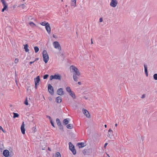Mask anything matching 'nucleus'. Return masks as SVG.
<instances>
[{
  "instance_id": "nucleus-34",
  "label": "nucleus",
  "mask_w": 157,
  "mask_h": 157,
  "mask_svg": "<svg viewBox=\"0 0 157 157\" xmlns=\"http://www.w3.org/2000/svg\"><path fill=\"white\" fill-rule=\"evenodd\" d=\"M24 103L26 105H28V101L27 98H26V100H25V101L24 102Z\"/></svg>"
},
{
  "instance_id": "nucleus-24",
  "label": "nucleus",
  "mask_w": 157,
  "mask_h": 157,
  "mask_svg": "<svg viewBox=\"0 0 157 157\" xmlns=\"http://www.w3.org/2000/svg\"><path fill=\"white\" fill-rule=\"evenodd\" d=\"M29 24L32 27H34L36 26V25L34 23L32 22H29Z\"/></svg>"
},
{
  "instance_id": "nucleus-48",
  "label": "nucleus",
  "mask_w": 157,
  "mask_h": 157,
  "mask_svg": "<svg viewBox=\"0 0 157 157\" xmlns=\"http://www.w3.org/2000/svg\"><path fill=\"white\" fill-rule=\"evenodd\" d=\"M78 84L79 85H81V82H78Z\"/></svg>"
},
{
  "instance_id": "nucleus-38",
  "label": "nucleus",
  "mask_w": 157,
  "mask_h": 157,
  "mask_svg": "<svg viewBox=\"0 0 157 157\" xmlns=\"http://www.w3.org/2000/svg\"><path fill=\"white\" fill-rule=\"evenodd\" d=\"M146 97V94H144L142 95V96L141 97V98L142 99H143L144 98Z\"/></svg>"
},
{
  "instance_id": "nucleus-43",
  "label": "nucleus",
  "mask_w": 157,
  "mask_h": 157,
  "mask_svg": "<svg viewBox=\"0 0 157 157\" xmlns=\"http://www.w3.org/2000/svg\"><path fill=\"white\" fill-rule=\"evenodd\" d=\"M46 117L47 118H48L49 119V120H50V121L52 120L51 117L50 116L48 115V116H47Z\"/></svg>"
},
{
  "instance_id": "nucleus-26",
  "label": "nucleus",
  "mask_w": 157,
  "mask_h": 157,
  "mask_svg": "<svg viewBox=\"0 0 157 157\" xmlns=\"http://www.w3.org/2000/svg\"><path fill=\"white\" fill-rule=\"evenodd\" d=\"M48 22H46L45 21H44L43 22H41L40 24L43 26H45L46 25H48Z\"/></svg>"
},
{
  "instance_id": "nucleus-58",
  "label": "nucleus",
  "mask_w": 157,
  "mask_h": 157,
  "mask_svg": "<svg viewBox=\"0 0 157 157\" xmlns=\"http://www.w3.org/2000/svg\"><path fill=\"white\" fill-rule=\"evenodd\" d=\"M107 155L109 157V155L108 154H107Z\"/></svg>"
},
{
  "instance_id": "nucleus-23",
  "label": "nucleus",
  "mask_w": 157,
  "mask_h": 157,
  "mask_svg": "<svg viewBox=\"0 0 157 157\" xmlns=\"http://www.w3.org/2000/svg\"><path fill=\"white\" fill-rule=\"evenodd\" d=\"M66 90L69 93L72 91L70 87L69 86H67L66 87Z\"/></svg>"
},
{
  "instance_id": "nucleus-52",
  "label": "nucleus",
  "mask_w": 157,
  "mask_h": 157,
  "mask_svg": "<svg viewBox=\"0 0 157 157\" xmlns=\"http://www.w3.org/2000/svg\"><path fill=\"white\" fill-rule=\"evenodd\" d=\"M105 128H107V125L106 124H105Z\"/></svg>"
},
{
  "instance_id": "nucleus-44",
  "label": "nucleus",
  "mask_w": 157,
  "mask_h": 157,
  "mask_svg": "<svg viewBox=\"0 0 157 157\" xmlns=\"http://www.w3.org/2000/svg\"><path fill=\"white\" fill-rule=\"evenodd\" d=\"M108 145V143H105L104 145V147L105 148H106V146Z\"/></svg>"
},
{
  "instance_id": "nucleus-7",
  "label": "nucleus",
  "mask_w": 157,
  "mask_h": 157,
  "mask_svg": "<svg viewBox=\"0 0 157 157\" xmlns=\"http://www.w3.org/2000/svg\"><path fill=\"white\" fill-rule=\"evenodd\" d=\"M1 1L2 2V3L3 6V8L2 10V12H4L5 10H7V5L6 2L5 0H1Z\"/></svg>"
},
{
  "instance_id": "nucleus-54",
  "label": "nucleus",
  "mask_w": 157,
  "mask_h": 157,
  "mask_svg": "<svg viewBox=\"0 0 157 157\" xmlns=\"http://www.w3.org/2000/svg\"><path fill=\"white\" fill-rule=\"evenodd\" d=\"M15 82H16L17 84V81L16 80H15Z\"/></svg>"
},
{
  "instance_id": "nucleus-11",
  "label": "nucleus",
  "mask_w": 157,
  "mask_h": 157,
  "mask_svg": "<svg viewBox=\"0 0 157 157\" xmlns=\"http://www.w3.org/2000/svg\"><path fill=\"white\" fill-rule=\"evenodd\" d=\"M25 124L24 122H23L22 125L21 126V131L22 133L23 134H25Z\"/></svg>"
},
{
  "instance_id": "nucleus-40",
  "label": "nucleus",
  "mask_w": 157,
  "mask_h": 157,
  "mask_svg": "<svg viewBox=\"0 0 157 157\" xmlns=\"http://www.w3.org/2000/svg\"><path fill=\"white\" fill-rule=\"evenodd\" d=\"M50 122H51V124H52V125L53 127H55V126L54 125V123H53V122L52 121V120L50 121Z\"/></svg>"
},
{
  "instance_id": "nucleus-36",
  "label": "nucleus",
  "mask_w": 157,
  "mask_h": 157,
  "mask_svg": "<svg viewBox=\"0 0 157 157\" xmlns=\"http://www.w3.org/2000/svg\"><path fill=\"white\" fill-rule=\"evenodd\" d=\"M20 6L21 7V8L23 9H24L25 7H26V6L24 4H22Z\"/></svg>"
},
{
  "instance_id": "nucleus-60",
  "label": "nucleus",
  "mask_w": 157,
  "mask_h": 157,
  "mask_svg": "<svg viewBox=\"0 0 157 157\" xmlns=\"http://www.w3.org/2000/svg\"><path fill=\"white\" fill-rule=\"evenodd\" d=\"M109 157H110V156H109Z\"/></svg>"
},
{
  "instance_id": "nucleus-61",
  "label": "nucleus",
  "mask_w": 157,
  "mask_h": 157,
  "mask_svg": "<svg viewBox=\"0 0 157 157\" xmlns=\"http://www.w3.org/2000/svg\"><path fill=\"white\" fill-rule=\"evenodd\" d=\"M25 0H23V1H24Z\"/></svg>"
},
{
  "instance_id": "nucleus-15",
  "label": "nucleus",
  "mask_w": 157,
  "mask_h": 157,
  "mask_svg": "<svg viewBox=\"0 0 157 157\" xmlns=\"http://www.w3.org/2000/svg\"><path fill=\"white\" fill-rule=\"evenodd\" d=\"M3 154L5 156L7 157L9 155V151L7 150H5L4 151Z\"/></svg>"
},
{
  "instance_id": "nucleus-9",
  "label": "nucleus",
  "mask_w": 157,
  "mask_h": 157,
  "mask_svg": "<svg viewBox=\"0 0 157 157\" xmlns=\"http://www.w3.org/2000/svg\"><path fill=\"white\" fill-rule=\"evenodd\" d=\"M48 91L49 92L52 94H53L54 93V90L53 88V87L52 86V85L49 84L48 86Z\"/></svg>"
},
{
  "instance_id": "nucleus-6",
  "label": "nucleus",
  "mask_w": 157,
  "mask_h": 157,
  "mask_svg": "<svg viewBox=\"0 0 157 157\" xmlns=\"http://www.w3.org/2000/svg\"><path fill=\"white\" fill-rule=\"evenodd\" d=\"M61 78V76L58 75H51L50 77V80H52L53 79L60 80Z\"/></svg>"
},
{
  "instance_id": "nucleus-5",
  "label": "nucleus",
  "mask_w": 157,
  "mask_h": 157,
  "mask_svg": "<svg viewBox=\"0 0 157 157\" xmlns=\"http://www.w3.org/2000/svg\"><path fill=\"white\" fill-rule=\"evenodd\" d=\"M118 4V1L117 0H111V2L110 3V6L113 7H115Z\"/></svg>"
},
{
  "instance_id": "nucleus-1",
  "label": "nucleus",
  "mask_w": 157,
  "mask_h": 157,
  "mask_svg": "<svg viewBox=\"0 0 157 157\" xmlns=\"http://www.w3.org/2000/svg\"><path fill=\"white\" fill-rule=\"evenodd\" d=\"M70 69L71 72L73 74H76L78 76L80 75V73L78 69L75 66L71 65L70 66Z\"/></svg>"
},
{
  "instance_id": "nucleus-14",
  "label": "nucleus",
  "mask_w": 157,
  "mask_h": 157,
  "mask_svg": "<svg viewBox=\"0 0 157 157\" xmlns=\"http://www.w3.org/2000/svg\"><path fill=\"white\" fill-rule=\"evenodd\" d=\"M45 29L47 32L49 34H50L51 31V28L49 23H48V25H46V26H45Z\"/></svg>"
},
{
  "instance_id": "nucleus-4",
  "label": "nucleus",
  "mask_w": 157,
  "mask_h": 157,
  "mask_svg": "<svg viewBox=\"0 0 157 157\" xmlns=\"http://www.w3.org/2000/svg\"><path fill=\"white\" fill-rule=\"evenodd\" d=\"M69 144L70 150L72 151L73 155H75L76 154V151L74 148V146L71 142H69Z\"/></svg>"
},
{
  "instance_id": "nucleus-46",
  "label": "nucleus",
  "mask_w": 157,
  "mask_h": 157,
  "mask_svg": "<svg viewBox=\"0 0 157 157\" xmlns=\"http://www.w3.org/2000/svg\"><path fill=\"white\" fill-rule=\"evenodd\" d=\"M53 36L54 38H57L56 36L55 35H53Z\"/></svg>"
},
{
  "instance_id": "nucleus-51",
  "label": "nucleus",
  "mask_w": 157,
  "mask_h": 157,
  "mask_svg": "<svg viewBox=\"0 0 157 157\" xmlns=\"http://www.w3.org/2000/svg\"><path fill=\"white\" fill-rule=\"evenodd\" d=\"M48 150L49 151H51V149H50V148L48 147Z\"/></svg>"
},
{
  "instance_id": "nucleus-35",
  "label": "nucleus",
  "mask_w": 157,
  "mask_h": 157,
  "mask_svg": "<svg viewBox=\"0 0 157 157\" xmlns=\"http://www.w3.org/2000/svg\"><path fill=\"white\" fill-rule=\"evenodd\" d=\"M49 75H45L44 76V79H47Z\"/></svg>"
},
{
  "instance_id": "nucleus-32",
  "label": "nucleus",
  "mask_w": 157,
  "mask_h": 157,
  "mask_svg": "<svg viewBox=\"0 0 157 157\" xmlns=\"http://www.w3.org/2000/svg\"><path fill=\"white\" fill-rule=\"evenodd\" d=\"M32 131L34 133H35L36 131V126L33 127L32 128Z\"/></svg>"
},
{
  "instance_id": "nucleus-12",
  "label": "nucleus",
  "mask_w": 157,
  "mask_h": 157,
  "mask_svg": "<svg viewBox=\"0 0 157 157\" xmlns=\"http://www.w3.org/2000/svg\"><path fill=\"white\" fill-rule=\"evenodd\" d=\"M113 132L112 130L111 129H110L108 131L107 136L110 138H112L113 137Z\"/></svg>"
},
{
  "instance_id": "nucleus-33",
  "label": "nucleus",
  "mask_w": 157,
  "mask_h": 157,
  "mask_svg": "<svg viewBox=\"0 0 157 157\" xmlns=\"http://www.w3.org/2000/svg\"><path fill=\"white\" fill-rule=\"evenodd\" d=\"M154 78L155 80H157V74H155L153 75Z\"/></svg>"
},
{
  "instance_id": "nucleus-3",
  "label": "nucleus",
  "mask_w": 157,
  "mask_h": 157,
  "mask_svg": "<svg viewBox=\"0 0 157 157\" xmlns=\"http://www.w3.org/2000/svg\"><path fill=\"white\" fill-rule=\"evenodd\" d=\"M53 45L54 48L58 50L59 51H60L61 50V48L60 44L58 41H55L53 43Z\"/></svg>"
},
{
  "instance_id": "nucleus-22",
  "label": "nucleus",
  "mask_w": 157,
  "mask_h": 157,
  "mask_svg": "<svg viewBox=\"0 0 157 157\" xmlns=\"http://www.w3.org/2000/svg\"><path fill=\"white\" fill-rule=\"evenodd\" d=\"M28 44H27L24 45V48L25 49V51L26 52H28L29 50L28 48Z\"/></svg>"
},
{
  "instance_id": "nucleus-57",
  "label": "nucleus",
  "mask_w": 157,
  "mask_h": 157,
  "mask_svg": "<svg viewBox=\"0 0 157 157\" xmlns=\"http://www.w3.org/2000/svg\"><path fill=\"white\" fill-rule=\"evenodd\" d=\"M27 59H29L28 57H27Z\"/></svg>"
},
{
  "instance_id": "nucleus-37",
  "label": "nucleus",
  "mask_w": 157,
  "mask_h": 157,
  "mask_svg": "<svg viewBox=\"0 0 157 157\" xmlns=\"http://www.w3.org/2000/svg\"><path fill=\"white\" fill-rule=\"evenodd\" d=\"M19 61V59H16L14 61V62L16 63H17Z\"/></svg>"
},
{
  "instance_id": "nucleus-45",
  "label": "nucleus",
  "mask_w": 157,
  "mask_h": 157,
  "mask_svg": "<svg viewBox=\"0 0 157 157\" xmlns=\"http://www.w3.org/2000/svg\"><path fill=\"white\" fill-rule=\"evenodd\" d=\"M46 147V146H45H45H44V147H42V150H45V147Z\"/></svg>"
},
{
  "instance_id": "nucleus-27",
  "label": "nucleus",
  "mask_w": 157,
  "mask_h": 157,
  "mask_svg": "<svg viewBox=\"0 0 157 157\" xmlns=\"http://www.w3.org/2000/svg\"><path fill=\"white\" fill-rule=\"evenodd\" d=\"M68 119H66L63 120V122L65 124V125H67L69 123V121L68 120Z\"/></svg>"
},
{
  "instance_id": "nucleus-13",
  "label": "nucleus",
  "mask_w": 157,
  "mask_h": 157,
  "mask_svg": "<svg viewBox=\"0 0 157 157\" xmlns=\"http://www.w3.org/2000/svg\"><path fill=\"white\" fill-rule=\"evenodd\" d=\"M57 92V94L60 95H62L64 94L63 89L62 88L58 89Z\"/></svg>"
},
{
  "instance_id": "nucleus-41",
  "label": "nucleus",
  "mask_w": 157,
  "mask_h": 157,
  "mask_svg": "<svg viewBox=\"0 0 157 157\" xmlns=\"http://www.w3.org/2000/svg\"><path fill=\"white\" fill-rule=\"evenodd\" d=\"M28 19L29 20H31L33 19V18L32 17L29 16L28 17Z\"/></svg>"
},
{
  "instance_id": "nucleus-56",
  "label": "nucleus",
  "mask_w": 157,
  "mask_h": 157,
  "mask_svg": "<svg viewBox=\"0 0 157 157\" xmlns=\"http://www.w3.org/2000/svg\"><path fill=\"white\" fill-rule=\"evenodd\" d=\"M93 41L92 40H91V44H93Z\"/></svg>"
},
{
  "instance_id": "nucleus-25",
  "label": "nucleus",
  "mask_w": 157,
  "mask_h": 157,
  "mask_svg": "<svg viewBox=\"0 0 157 157\" xmlns=\"http://www.w3.org/2000/svg\"><path fill=\"white\" fill-rule=\"evenodd\" d=\"M73 125L72 124H69L67 126V128L68 129H72L73 128Z\"/></svg>"
},
{
  "instance_id": "nucleus-20",
  "label": "nucleus",
  "mask_w": 157,
  "mask_h": 157,
  "mask_svg": "<svg viewBox=\"0 0 157 157\" xmlns=\"http://www.w3.org/2000/svg\"><path fill=\"white\" fill-rule=\"evenodd\" d=\"M79 148H82L85 146V144L83 143H79L78 144Z\"/></svg>"
},
{
  "instance_id": "nucleus-17",
  "label": "nucleus",
  "mask_w": 157,
  "mask_h": 157,
  "mask_svg": "<svg viewBox=\"0 0 157 157\" xmlns=\"http://www.w3.org/2000/svg\"><path fill=\"white\" fill-rule=\"evenodd\" d=\"M56 101L57 103H59L62 101V98L61 97L59 96L56 98Z\"/></svg>"
},
{
  "instance_id": "nucleus-29",
  "label": "nucleus",
  "mask_w": 157,
  "mask_h": 157,
  "mask_svg": "<svg viewBox=\"0 0 157 157\" xmlns=\"http://www.w3.org/2000/svg\"><path fill=\"white\" fill-rule=\"evenodd\" d=\"M55 157H61L60 154L59 152H57L55 154Z\"/></svg>"
},
{
  "instance_id": "nucleus-49",
  "label": "nucleus",
  "mask_w": 157,
  "mask_h": 157,
  "mask_svg": "<svg viewBox=\"0 0 157 157\" xmlns=\"http://www.w3.org/2000/svg\"><path fill=\"white\" fill-rule=\"evenodd\" d=\"M0 129L1 130H3L2 128L0 126Z\"/></svg>"
},
{
  "instance_id": "nucleus-55",
  "label": "nucleus",
  "mask_w": 157,
  "mask_h": 157,
  "mask_svg": "<svg viewBox=\"0 0 157 157\" xmlns=\"http://www.w3.org/2000/svg\"><path fill=\"white\" fill-rule=\"evenodd\" d=\"M49 100H52V98H49Z\"/></svg>"
},
{
  "instance_id": "nucleus-19",
  "label": "nucleus",
  "mask_w": 157,
  "mask_h": 157,
  "mask_svg": "<svg viewBox=\"0 0 157 157\" xmlns=\"http://www.w3.org/2000/svg\"><path fill=\"white\" fill-rule=\"evenodd\" d=\"M144 71L145 74L147 77L148 75V72H147V66L145 65H144Z\"/></svg>"
},
{
  "instance_id": "nucleus-31",
  "label": "nucleus",
  "mask_w": 157,
  "mask_h": 157,
  "mask_svg": "<svg viewBox=\"0 0 157 157\" xmlns=\"http://www.w3.org/2000/svg\"><path fill=\"white\" fill-rule=\"evenodd\" d=\"M13 114H14V116H13V117L14 118H15L16 117H19V114L17 113H13Z\"/></svg>"
},
{
  "instance_id": "nucleus-30",
  "label": "nucleus",
  "mask_w": 157,
  "mask_h": 157,
  "mask_svg": "<svg viewBox=\"0 0 157 157\" xmlns=\"http://www.w3.org/2000/svg\"><path fill=\"white\" fill-rule=\"evenodd\" d=\"M34 49L35 50V52L36 53L38 51H39V48L36 46H35L34 48Z\"/></svg>"
},
{
  "instance_id": "nucleus-59",
  "label": "nucleus",
  "mask_w": 157,
  "mask_h": 157,
  "mask_svg": "<svg viewBox=\"0 0 157 157\" xmlns=\"http://www.w3.org/2000/svg\"><path fill=\"white\" fill-rule=\"evenodd\" d=\"M62 2H63V0H61Z\"/></svg>"
},
{
  "instance_id": "nucleus-18",
  "label": "nucleus",
  "mask_w": 157,
  "mask_h": 157,
  "mask_svg": "<svg viewBox=\"0 0 157 157\" xmlns=\"http://www.w3.org/2000/svg\"><path fill=\"white\" fill-rule=\"evenodd\" d=\"M76 6V0H71V6L75 7Z\"/></svg>"
},
{
  "instance_id": "nucleus-50",
  "label": "nucleus",
  "mask_w": 157,
  "mask_h": 157,
  "mask_svg": "<svg viewBox=\"0 0 157 157\" xmlns=\"http://www.w3.org/2000/svg\"><path fill=\"white\" fill-rule=\"evenodd\" d=\"M37 60H38V58L36 59L34 61V62Z\"/></svg>"
},
{
  "instance_id": "nucleus-47",
  "label": "nucleus",
  "mask_w": 157,
  "mask_h": 157,
  "mask_svg": "<svg viewBox=\"0 0 157 157\" xmlns=\"http://www.w3.org/2000/svg\"><path fill=\"white\" fill-rule=\"evenodd\" d=\"M34 61H31V62H29V63L30 64H32L33 63H34Z\"/></svg>"
},
{
  "instance_id": "nucleus-8",
  "label": "nucleus",
  "mask_w": 157,
  "mask_h": 157,
  "mask_svg": "<svg viewBox=\"0 0 157 157\" xmlns=\"http://www.w3.org/2000/svg\"><path fill=\"white\" fill-rule=\"evenodd\" d=\"M83 113L88 118L90 117V116L89 112L86 110L83 109H82Z\"/></svg>"
},
{
  "instance_id": "nucleus-28",
  "label": "nucleus",
  "mask_w": 157,
  "mask_h": 157,
  "mask_svg": "<svg viewBox=\"0 0 157 157\" xmlns=\"http://www.w3.org/2000/svg\"><path fill=\"white\" fill-rule=\"evenodd\" d=\"M56 121L57 124L59 126L61 125V122L59 119L58 118H57L56 119Z\"/></svg>"
},
{
  "instance_id": "nucleus-53",
  "label": "nucleus",
  "mask_w": 157,
  "mask_h": 157,
  "mask_svg": "<svg viewBox=\"0 0 157 157\" xmlns=\"http://www.w3.org/2000/svg\"><path fill=\"white\" fill-rule=\"evenodd\" d=\"M115 126L116 127H117V124H115Z\"/></svg>"
},
{
  "instance_id": "nucleus-39",
  "label": "nucleus",
  "mask_w": 157,
  "mask_h": 157,
  "mask_svg": "<svg viewBox=\"0 0 157 157\" xmlns=\"http://www.w3.org/2000/svg\"><path fill=\"white\" fill-rule=\"evenodd\" d=\"M14 155V154L12 151H10V157L13 156Z\"/></svg>"
},
{
  "instance_id": "nucleus-10",
  "label": "nucleus",
  "mask_w": 157,
  "mask_h": 157,
  "mask_svg": "<svg viewBox=\"0 0 157 157\" xmlns=\"http://www.w3.org/2000/svg\"><path fill=\"white\" fill-rule=\"evenodd\" d=\"M34 80L36 88L37 86L39 85V82L40 80V76H37L35 78Z\"/></svg>"
},
{
  "instance_id": "nucleus-21",
  "label": "nucleus",
  "mask_w": 157,
  "mask_h": 157,
  "mask_svg": "<svg viewBox=\"0 0 157 157\" xmlns=\"http://www.w3.org/2000/svg\"><path fill=\"white\" fill-rule=\"evenodd\" d=\"M78 76H77V75H76V74L73 75V79L75 82H77L78 81Z\"/></svg>"
},
{
  "instance_id": "nucleus-16",
  "label": "nucleus",
  "mask_w": 157,
  "mask_h": 157,
  "mask_svg": "<svg viewBox=\"0 0 157 157\" xmlns=\"http://www.w3.org/2000/svg\"><path fill=\"white\" fill-rule=\"evenodd\" d=\"M69 94L73 99H75L76 98V95L75 93L73 91H72Z\"/></svg>"
},
{
  "instance_id": "nucleus-42",
  "label": "nucleus",
  "mask_w": 157,
  "mask_h": 157,
  "mask_svg": "<svg viewBox=\"0 0 157 157\" xmlns=\"http://www.w3.org/2000/svg\"><path fill=\"white\" fill-rule=\"evenodd\" d=\"M103 21V19L102 17H101L99 19V21L100 22H102Z\"/></svg>"
},
{
  "instance_id": "nucleus-2",
  "label": "nucleus",
  "mask_w": 157,
  "mask_h": 157,
  "mask_svg": "<svg viewBox=\"0 0 157 157\" xmlns=\"http://www.w3.org/2000/svg\"><path fill=\"white\" fill-rule=\"evenodd\" d=\"M42 54L44 61L45 63H47L49 59L48 55L45 50L43 51Z\"/></svg>"
}]
</instances>
